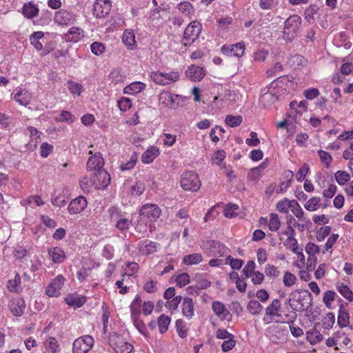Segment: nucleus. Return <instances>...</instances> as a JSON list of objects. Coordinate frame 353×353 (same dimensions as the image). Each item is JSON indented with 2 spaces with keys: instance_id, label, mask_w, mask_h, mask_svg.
I'll use <instances>...</instances> for the list:
<instances>
[{
  "instance_id": "1",
  "label": "nucleus",
  "mask_w": 353,
  "mask_h": 353,
  "mask_svg": "<svg viewBox=\"0 0 353 353\" xmlns=\"http://www.w3.org/2000/svg\"><path fill=\"white\" fill-rule=\"evenodd\" d=\"M301 18L296 14L289 17L284 25L283 38L286 41H292L297 35V31L301 24Z\"/></svg>"
},
{
  "instance_id": "2",
  "label": "nucleus",
  "mask_w": 353,
  "mask_h": 353,
  "mask_svg": "<svg viewBox=\"0 0 353 353\" xmlns=\"http://www.w3.org/2000/svg\"><path fill=\"white\" fill-rule=\"evenodd\" d=\"M150 78L157 85H168L179 81V73L177 71H152L150 72Z\"/></svg>"
},
{
  "instance_id": "3",
  "label": "nucleus",
  "mask_w": 353,
  "mask_h": 353,
  "mask_svg": "<svg viewBox=\"0 0 353 353\" xmlns=\"http://www.w3.org/2000/svg\"><path fill=\"white\" fill-rule=\"evenodd\" d=\"M181 188L185 191L196 192L201 188V181L198 174L193 171L185 172L181 176Z\"/></svg>"
},
{
  "instance_id": "4",
  "label": "nucleus",
  "mask_w": 353,
  "mask_h": 353,
  "mask_svg": "<svg viewBox=\"0 0 353 353\" xmlns=\"http://www.w3.org/2000/svg\"><path fill=\"white\" fill-rule=\"evenodd\" d=\"M265 336L274 343H281L287 340L288 330L281 325H272L265 330Z\"/></svg>"
},
{
  "instance_id": "5",
  "label": "nucleus",
  "mask_w": 353,
  "mask_h": 353,
  "mask_svg": "<svg viewBox=\"0 0 353 353\" xmlns=\"http://www.w3.org/2000/svg\"><path fill=\"white\" fill-rule=\"evenodd\" d=\"M281 307V301L278 299H274L265 310V315L263 319L264 323L268 324L273 321L279 322V319L282 316L279 313Z\"/></svg>"
},
{
  "instance_id": "6",
  "label": "nucleus",
  "mask_w": 353,
  "mask_h": 353,
  "mask_svg": "<svg viewBox=\"0 0 353 353\" xmlns=\"http://www.w3.org/2000/svg\"><path fill=\"white\" fill-rule=\"evenodd\" d=\"M111 221L114 223L115 227L121 230H128L131 223V220L125 218L115 207H111L108 210Z\"/></svg>"
},
{
  "instance_id": "7",
  "label": "nucleus",
  "mask_w": 353,
  "mask_h": 353,
  "mask_svg": "<svg viewBox=\"0 0 353 353\" xmlns=\"http://www.w3.org/2000/svg\"><path fill=\"white\" fill-rule=\"evenodd\" d=\"M94 339L90 335H84L75 339L73 343V353H88L94 345Z\"/></svg>"
},
{
  "instance_id": "8",
  "label": "nucleus",
  "mask_w": 353,
  "mask_h": 353,
  "mask_svg": "<svg viewBox=\"0 0 353 353\" xmlns=\"http://www.w3.org/2000/svg\"><path fill=\"white\" fill-rule=\"evenodd\" d=\"M201 29V24L199 22L194 21L190 23L184 31L183 40L185 41L184 45L189 46L192 43L198 38Z\"/></svg>"
},
{
  "instance_id": "9",
  "label": "nucleus",
  "mask_w": 353,
  "mask_h": 353,
  "mask_svg": "<svg viewBox=\"0 0 353 353\" xmlns=\"http://www.w3.org/2000/svg\"><path fill=\"white\" fill-rule=\"evenodd\" d=\"M161 210L159 207L156 204L146 203L143 205L140 209V216L143 219H147L149 222L152 223L160 216Z\"/></svg>"
},
{
  "instance_id": "10",
  "label": "nucleus",
  "mask_w": 353,
  "mask_h": 353,
  "mask_svg": "<svg viewBox=\"0 0 353 353\" xmlns=\"http://www.w3.org/2000/svg\"><path fill=\"white\" fill-rule=\"evenodd\" d=\"M159 102L169 108H176L183 101L182 97L168 91H163L159 95Z\"/></svg>"
},
{
  "instance_id": "11",
  "label": "nucleus",
  "mask_w": 353,
  "mask_h": 353,
  "mask_svg": "<svg viewBox=\"0 0 353 353\" xmlns=\"http://www.w3.org/2000/svg\"><path fill=\"white\" fill-rule=\"evenodd\" d=\"M110 344L116 353H130L133 350V345L117 334H113L110 338Z\"/></svg>"
},
{
  "instance_id": "12",
  "label": "nucleus",
  "mask_w": 353,
  "mask_h": 353,
  "mask_svg": "<svg viewBox=\"0 0 353 353\" xmlns=\"http://www.w3.org/2000/svg\"><path fill=\"white\" fill-rule=\"evenodd\" d=\"M76 15L72 12L61 9L55 12L54 21L60 26H70L75 23Z\"/></svg>"
},
{
  "instance_id": "13",
  "label": "nucleus",
  "mask_w": 353,
  "mask_h": 353,
  "mask_svg": "<svg viewBox=\"0 0 353 353\" xmlns=\"http://www.w3.org/2000/svg\"><path fill=\"white\" fill-rule=\"evenodd\" d=\"M32 97V93L29 90L21 87L15 88L11 94V98L23 106H27L30 104Z\"/></svg>"
},
{
  "instance_id": "14",
  "label": "nucleus",
  "mask_w": 353,
  "mask_h": 353,
  "mask_svg": "<svg viewBox=\"0 0 353 353\" xmlns=\"http://www.w3.org/2000/svg\"><path fill=\"white\" fill-rule=\"evenodd\" d=\"M65 278L63 275L59 274L48 285L46 294L50 297H58L61 294V290L65 283Z\"/></svg>"
},
{
  "instance_id": "15",
  "label": "nucleus",
  "mask_w": 353,
  "mask_h": 353,
  "mask_svg": "<svg viewBox=\"0 0 353 353\" xmlns=\"http://www.w3.org/2000/svg\"><path fill=\"white\" fill-rule=\"evenodd\" d=\"M111 8L110 0H96L93 5V14L99 19L104 18L109 14Z\"/></svg>"
},
{
  "instance_id": "16",
  "label": "nucleus",
  "mask_w": 353,
  "mask_h": 353,
  "mask_svg": "<svg viewBox=\"0 0 353 353\" xmlns=\"http://www.w3.org/2000/svg\"><path fill=\"white\" fill-rule=\"evenodd\" d=\"M87 205L86 199L83 196H79L70 201L68 210L70 214H77L84 211Z\"/></svg>"
},
{
  "instance_id": "17",
  "label": "nucleus",
  "mask_w": 353,
  "mask_h": 353,
  "mask_svg": "<svg viewBox=\"0 0 353 353\" xmlns=\"http://www.w3.org/2000/svg\"><path fill=\"white\" fill-rule=\"evenodd\" d=\"M245 44L243 42H239L231 46H223L221 47V52L223 54L227 56H234L241 57L243 55L245 52Z\"/></svg>"
},
{
  "instance_id": "18",
  "label": "nucleus",
  "mask_w": 353,
  "mask_h": 353,
  "mask_svg": "<svg viewBox=\"0 0 353 353\" xmlns=\"http://www.w3.org/2000/svg\"><path fill=\"white\" fill-rule=\"evenodd\" d=\"M160 245L148 239L139 242L137 248L142 255H149L154 253L159 248Z\"/></svg>"
},
{
  "instance_id": "19",
  "label": "nucleus",
  "mask_w": 353,
  "mask_h": 353,
  "mask_svg": "<svg viewBox=\"0 0 353 353\" xmlns=\"http://www.w3.org/2000/svg\"><path fill=\"white\" fill-rule=\"evenodd\" d=\"M11 313L15 316H21L26 308L25 301L19 297L12 299L8 303Z\"/></svg>"
},
{
  "instance_id": "20",
  "label": "nucleus",
  "mask_w": 353,
  "mask_h": 353,
  "mask_svg": "<svg viewBox=\"0 0 353 353\" xmlns=\"http://www.w3.org/2000/svg\"><path fill=\"white\" fill-rule=\"evenodd\" d=\"M104 165V160L100 152L92 155L87 161V169L91 170H100Z\"/></svg>"
},
{
  "instance_id": "21",
  "label": "nucleus",
  "mask_w": 353,
  "mask_h": 353,
  "mask_svg": "<svg viewBox=\"0 0 353 353\" xmlns=\"http://www.w3.org/2000/svg\"><path fill=\"white\" fill-rule=\"evenodd\" d=\"M278 99L277 96L274 92V89L264 88L260 96V102L264 105H270Z\"/></svg>"
},
{
  "instance_id": "22",
  "label": "nucleus",
  "mask_w": 353,
  "mask_h": 353,
  "mask_svg": "<svg viewBox=\"0 0 353 353\" xmlns=\"http://www.w3.org/2000/svg\"><path fill=\"white\" fill-rule=\"evenodd\" d=\"M212 309L214 314L221 320L228 319L230 315V312L225 307V305L218 301H214L212 304Z\"/></svg>"
},
{
  "instance_id": "23",
  "label": "nucleus",
  "mask_w": 353,
  "mask_h": 353,
  "mask_svg": "<svg viewBox=\"0 0 353 353\" xmlns=\"http://www.w3.org/2000/svg\"><path fill=\"white\" fill-rule=\"evenodd\" d=\"M84 36L83 30L78 27H72L65 35V40L69 42H78Z\"/></svg>"
},
{
  "instance_id": "24",
  "label": "nucleus",
  "mask_w": 353,
  "mask_h": 353,
  "mask_svg": "<svg viewBox=\"0 0 353 353\" xmlns=\"http://www.w3.org/2000/svg\"><path fill=\"white\" fill-rule=\"evenodd\" d=\"M186 75L194 81H201L205 76L204 70L202 68L196 65H191L186 70Z\"/></svg>"
},
{
  "instance_id": "25",
  "label": "nucleus",
  "mask_w": 353,
  "mask_h": 353,
  "mask_svg": "<svg viewBox=\"0 0 353 353\" xmlns=\"http://www.w3.org/2000/svg\"><path fill=\"white\" fill-rule=\"evenodd\" d=\"M154 228V225L152 223L150 222L149 224H148L142 217H140L135 226L136 231L145 236H148L149 234L152 233Z\"/></svg>"
},
{
  "instance_id": "26",
  "label": "nucleus",
  "mask_w": 353,
  "mask_h": 353,
  "mask_svg": "<svg viewBox=\"0 0 353 353\" xmlns=\"http://www.w3.org/2000/svg\"><path fill=\"white\" fill-rule=\"evenodd\" d=\"M49 257L55 263H63L65 259V252L60 248L54 247L48 250Z\"/></svg>"
},
{
  "instance_id": "27",
  "label": "nucleus",
  "mask_w": 353,
  "mask_h": 353,
  "mask_svg": "<svg viewBox=\"0 0 353 353\" xmlns=\"http://www.w3.org/2000/svg\"><path fill=\"white\" fill-rule=\"evenodd\" d=\"M145 88V84L140 81H134L125 86L123 92L127 94H137Z\"/></svg>"
},
{
  "instance_id": "28",
  "label": "nucleus",
  "mask_w": 353,
  "mask_h": 353,
  "mask_svg": "<svg viewBox=\"0 0 353 353\" xmlns=\"http://www.w3.org/2000/svg\"><path fill=\"white\" fill-rule=\"evenodd\" d=\"M44 347L50 353H60L59 343L54 337L48 336L44 341Z\"/></svg>"
},
{
  "instance_id": "29",
  "label": "nucleus",
  "mask_w": 353,
  "mask_h": 353,
  "mask_svg": "<svg viewBox=\"0 0 353 353\" xmlns=\"http://www.w3.org/2000/svg\"><path fill=\"white\" fill-rule=\"evenodd\" d=\"M159 154V150L155 146H151L141 156V161L143 163H150Z\"/></svg>"
},
{
  "instance_id": "30",
  "label": "nucleus",
  "mask_w": 353,
  "mask_h": 353,
  "mask_svg": "<svg viewBox=\"0 0 353 353\" xmlns=\"http://www.w3.org/2000/svg\"><path fill=\"white\" fill-rule=\"evenodd\" d=\"M182 312L188 319L194 315V304L191 298L185 297L182 303Z\"/></svg>"
},
{
  "instance_id": "31",
  "label": "nucleus",
  "mask_w": 353,
  "mask_h": 353,
  "mask_svg": "<svg viewBox=\"0 0 353 353\" xmlns=\"http://www.w3.org/2000/svg\"><path fill=\"white\" fill-rule=\"evenodd\" d=\"M203 261L201 254L194 253L185 255L183 259V263L185 265H193L200 263Z\"/></svg>"
},
{
  "instance_id": "32",
  "label": "nucleus",
  "mask_w": 353,
  "mask_h": 353,
  "mask_svg": "<svg viewBox=\"0 0 353 353\" xmlns=\"http://www.w3.org/2000/svg\"><path fill=\"white\" fill-rule=\"evenodd\" d=\"M44 36V33L41 31H37L33 32L30 37V41L31 44L37 49L40 51L43 49V43L40 41Z\"/></svg>"
},
{
  "instance_id": "33",
  "label": "nucleus",
  "mask_w": 353,
  "mask_h": 353,
  "mask_svg": "<svg viewBox=\"0 0 353 353\" xmlns=\"http://www.w3.org/2000/svg\"><path fill=\"white\" fill-rule=\"evenodd\" d=\"M142 300L140 296H137L133 301L132 302L130 307V313L132 320L139 318L140 315V307L141 306Z\"/></svg>"
},
{
  "instance_id": "34",
  "label": "nucleus",
  "mask_w": 353,
  "mask_h": 353,
  "mask_svg": "<svg viewBox=\"0 0 353 353\" xmlns=\"http://www.w3.org/2000/svg\"><path fill=\"white\" fill-rule=\"evenodd\" d=\"M22 12L26 18L32 19L38 15L39 9L34 4L27 3L23 5Z\"/></svg>"
},
{
  "instance_id": "35",
  "label": "nucleus",
  "mask_w": 353,
  "mask_h": 353,
  "mask_svg": "<svg viewBox=\"0 0 353 353\" xmlns=\"http://www.w3.org/2000/svg\"><path fill=\"white\" fill-rule=\"evenodd\" d=\"M306 339L311 345H316L323 341V337L317 330H312L306 334Z\"/></svg>"
},
{
  "instance_id": "36",
  "label": "nucleus",
  "mask_w": 353,
  "mask_h": 353,
  "mask_svg": "<svg viewBox=\"0 0 353 353\" xmlns=\"http://www.w3.org/2000/svg\"><path fill=\"white\" fill-rule=\"evenodd\" d=\"M349 314L346 310L340 307L338 314L337 323L340 327L343 328L346 327L349 323Z\"/></svg>"
},
{
  "instance_id": "37",
  "label": "nucleus",
  "mask_w": 353,
  "mask_h": 353,
  "mask_svg": "<svg viewBox=\"0 0 353 353\" xmlns=\"http://www.w3.org/2000/svg\"><path fill=\"white\" fill-rule=\"evenodd\" d=\"M65 302L70 306H74L76 307H79L85 303V298L83 296H79L78 295L71 294L68 295L65 298Z\"/></svg>"
},
{
  "instance_id": "38",
  "label": "nucleus",
  "mask_w": 353,
  "mask_h": 353,
  "mask_svg": "<svg viewBox=\"0 0 353 353\" xmlns=\"http://www.w3.org/2000/svg\"><path fill=\"white\" fill-rule=\"evenodd\" d=\"M28 130L30 134V145L35 148L40 141V137L42 133L33 126L28 127Z\"/></svg>"
},
{
  "instance_id": "39",
  "label": "nucleus",
  "mask_w": 353,
  "mask_h": 353,
  "mask_svg": "<svg viewBox=\"0 0 353 353\" xmlns=\"http://www.w3.org/2000/svg\"><path fill=\"white\" fill-rule=\"evenodd\" d=\"M179 10L185 16L191 18L194 14V9L193 6L188 1H183L178 4Z\"/></svg>"
},
{
  "instance_id": "40",
  "label": "nucleus",
  "mask_w": 353,
  "mask_h": 353,
  "mask_svg": "<svg viewBox=\"0 0 353 353\" xmlns=\"http://www.w3.org/2000/svg\"><path fill=\"white\" fill-rule=\"evenodd\" d=\"M294 199L289 200L285 198L276 203V210L281 213L286 214L289 212L290 209L291 210L292 202H294Z\"/></svg>"
},
{
  "instance_id": "41",
  "label": "nucleus",
  "mask_w": 353,
  "mask_h": 353,
  "mask_svg": "<svg viewBox=\"0 0 353 353\" xmlns=\"http://www.w3.org/2000/svg\"><path fill=\"white\" fill-rule=\"evenodd\" d=\"M21 284V277L16 273L14 278L8 281V289L10 292H19L22 290Z\"/></svg>"
},
{
  "instance_id": "42",
  "label": "nucleus",
  "mask_w": 353,
  "mask_h": 353,
  "mask_svg": "<svg viewBox=\"0 0 353 353\" xmlns=\"http://www.w3.org/2000/svg\"><path fill=\"white\" fill-rule=\"evenodd\" d=\"M336 288L345 299L349 301H353V292L347 285L337 283Z\"/></svg>"
},
{
  "instance_id": "43",
  "label": "nucleus",
  "mask_w": 353,
  "mask_h": 353,
  "mask_svg": "<svg viewBox=\"0 0 353 353\" xmlns=\"http://www.w3.org/2000/svg\"><path fill=\"white\" fill-rule=\"evenodd\" d=\"M170 321H171L170 318L168 316H166L165 314H161L158 318L157 323H158L159 330L161 334L165 333L168 330V327L170 325Z\"/></svg>"
},
{
  "instance_id": "44",
  "label": "nucleus",
  "mask_w": 353,
  "mask_h": 353,
  "mask_svg": "<svg viewBox=\"0 0 353 353\" xmlns=\"http://www.w3.org/2000/svg\"><path fill=\"white\" fill-rule=\"evenodd\" d=\"M247 309L252 315H256L261 313L263 306L256 300H251L248 303Z\"/></svg>"
},
{
  "instance_id": "45",
  "label": "nucleus",
  "mask_w": 353,
  "mask_h": 353,
  "mask_svg": "<svg viewBox=\"0 0 353 353\" xmlns=\"http://www.w3.org/2000/svg\"><path fill=\"white\" fill-rule=\"evenodd\" d=\"M321 199L319 197L314 196L310 199L305 204V208L308 211H315L321 206Z\"/></svg>"
},
{
  "instance_id": "46",
  "label": "nucleus",
  "mask_w": 353,
  "mask_h": 353,
  "mask_svg": "<svg viewBox=\"0 0 353 353\" xmlns=\"http://www.w3.org/2000/svg\"><path fill=\"white\" fill-rule=\"evenodd\" d=\"M334 177L336 182L340 185H344L346 183L350 181V175L345 171L338 170L334 174Z\"/></svg>"
},
{
  "instance_id": "47",
  "label": "nucleus",
  "mask_w": 353,
  "mask_h": 353,
  "mask_svg": "<svg viewBox=\"0 0 353 353\" xmlns=\"http://www.w3.org/2000/svg\"><path fill=\"white\" fill-rule=\"evenodd\" d=\"M284 245L287 248L291 250L294 254H296L298 252L303 250L301 248L299 247L297 240L292 236H289L285 240Z\"/></svg>"
},
{
  "instance_id": "48",
  "label": "nucleus",
  "mask_w": 353,
  "mask_h": 353,
  "mask_svg": "<svg viewBox=\"0 0 353 353\" xmlns=\"http://www.w3.org/2000/svg\"><path fill=\"white\" fill-rule=\"evenodd\" d=\"M145 184L143 181H137L130 188V194L132 196H140L145 190Z\"/></svg>"
},
{
  "instance_id": "49",
  "label": "nucleus",
  "mask_w": 353,
  "mask_h": 353,
  "mask_svg": "<svg viewBox=\"0 0 353 353\" xmlns=\"http://www.w3.org/2000/svg\"><path fill=\"white\" fill-rule=\"evenodd\" d=\"M225 123L232 128L237 127L241 125L243 122V117L240 115L238 116H232L228 115L225 119Z\"/></svg>"
},
{
  "instance_id": "50",
  "label": "nucleus",
  "mask_w": 353,
  "mask_h": 353,
  "mask_svg": "<svg viewBox=\"0 0 353 353\" xmlns=\"http://www.w3.org/2000/svg\"><path fill=\"white\" fill-rule=\"evenodd\" d=\"M281 226V221L277 214L272 213L270 215L268 227L271 231H277Z\"/></svg>"
},
{
  "instance_id": "51",
  "label": "nucleus",
  "mask_w": 353,
  "mask_h": 353,
  "mask_svg": "<svg viewBox=\"0 0 353 353\" xmlns=\"http://www.w3.org/2000/svg\"><path fill=\"white\" fill-rule=\"evenodd\" d=\"M137 161V154L133 153L130 159L126 163H122L120 165V168L122 171L130 170L134 167Z\"/></svg>"
},
{
  "instance_id": "52",
  "label": "nucleus",
  "mask_w": 353,
  "mask_h": 353,
  "mask_svg": "<svg viewBox=\"0 0 353 353\" xmlns=\"http://www.w3.org/2000/svg\"><path fill=\"white\" fill-rule=\"evenodd\" d=\"M239 206L235 204H228L224 208V215L227 218H232L238 214Z\"/></svg>"
},
{
  "instance_id": "53",
  "label": "nucleus",
  "mask_w": 353,
  "mask_h": 353,
  "mask_svg": "<svg viewBox=\"0 0 353 353\" xmlns=\"http://www.w3.org/2000/svg\"><path fill=\"white\" fill-rule=\"evenodd\" d=\"M123 42L128 46H132L135 43V35L131 30H125L122 36Z\"/></svg>"
},
{
  "instance_id": "54",
  "label": "nucleus",
  "mask_w": 353,
  "mask_h": 353,
  "mask_svg": "<svg viewBox=\"0 0 353 353\" xmlns=\"http://www.w3.org/2000/svg\"><path fill=\"white\" fill-rule=\"evenodd\" d=\"M68 88L70 93L73 95L77 94V96H80L83 90L81 84L76 83L73 81H68Z\"/></svg>"
},
{
  "instance_id": "55",
  "label": "nucleus",
  "mask_w": 353,
  "mask_h": 353,
  "mask_svg": "<svg viewBox=\"0 0 353 353\" xmlns=\"http://www.w3.org/2000/svg\"><path fill=\"white\" fill-rule=\"evenodd\" d=\"M225 263L229 264L233 270H239L243 264V261L239 259H234L231 256H228L225 259Z\"/></svg>"
},
{
  "instance_id": "56",
  "label": "nucleus",
  "mask_w": 353,
  "mask_h": 353,
  "mask_svg": "<svg viewBox=\"0 0 353 353\" xmlns=\"http://www.w3.org/2000/svg\"><path fill=\"white\" fill-rule=\"evenodd\" d=\"M259 7L262 10H272L279 5L278 0H260Z\"/></svg>"
},
{
  "instance_id": "57",
  "label": "nucleus",
  "mask_w": 353,
  "mask_h": 353,
  "mask_svg": "<svg viewBox=\"0 0 353 353\" xmlns=\"http://www.w3.org/2000/svg\"><path fill=\"white\" fill-rule=\"evenodd\" d=\"M23 205H35L37 206H40L43 204V201L39 196H30L28 197L26 199L22 201Z\"/></svg>"
},
{
  "instance_id": "58",
  "label": "nucleus",
  "mask_w": 353,
  "mask_h": 353,
  "mask_svg": "<svg viewBox=\"0 0 353 353\" xmlns=\"http://www.w3.org/2000/svg\"><path fill=\"white\" fill-rule=\"evenodd\" d=\"M175 281L179 287H184L190 283V276L188 273H182L176 276Z\"/></svg>"
},
{
  "instance_id": "59",
  "label": "nucleus",
  "mask_w": 353,
  "mask_h": 353,
  "mask_svg": "<svg viewBox=\"0 0 353 353\" xmlns=\"http://www.w3.org/2000/svg\"><path fill=\"white\" fill-rule=\"evenodd\" d=\"M117 103L119 110L123 112L127 111L132 107V101L128 97L121 98Z\"/></svg>"
},
{
  "instance_id": "60",
  "label": "nucleus",
  "mask_w": 353,
  "mask_h": 353,
  "mask_svg": "<svg viewBox=\"0 0 353 353\" xmlns=\"http://www.w3.org/2000/svg\"><path fill=\"white\" fill-rule=\"evenodd\" d=\"M225 152L223 150H219L216 152H215L212 157V161L214 164H216L217 165H220L221 162L225 159Z\"/></svg>"
},
{
  "instance_id": "61",
  "label": "nucleus",
  "mask_w": 353,
  "mask_h": 353,
  "mask_svg": "<svg viewBox=\"0 0 353 353\" xmlns=\"http://www.w3.org/2000/svg\"><path fill=\"white\" fill-rule=\"evenodd\" d=\"M335 296L336 293L332 290H327L324 293L323 301L327 308H331V303L334 300Z\"/></svg>"
},
{
  "instance_id": "62",
  "label": "nucleus",
  "mask_w": 353,
  "mask_h": 353,
  "mask_svg": "<svg viewBox=\"0 0 353 353\" xmlns=\"http://www.w3.org/2000/svg\"><path fill=\"white\" fill-rule=\"evenodd\" d=\"M291 212L292 214L299 219L305 215V213L299 205V203L295 200L292 202V206H291Z\"/></svg>"
},
{
  "instance_id": "63",
  "label": "nucleus",
  "mask_w": 353,
  "mask_h": 353,
  "mask_svg": "<svg viewBox=\"0 0 353 353\" xmlns=\"http://www.w3.org/2000/svg\"><path fill=\"white\" fill-rule=\"evenodd\" d=\"M319 156L321 161L325 165V168H328L332 159L331 155L327 152L319 150Z\"/></svg>"
},
{
  "instance_id": "64",
  "label": "nucleus",
  "mask_w": 353,
  "mask_h": 353,
  "mask_svg": "<svg viewBox=\"0 0 353 353\" xmlns=\"http://www.w3.org/2000/svg\"><path fill=\"white\" fill-rule=\"evenodd\" d=\"M236 345V341L234 340V335L228 339H225L222 345L221 348L223 352H228L231 350Z\"/></svg>"
}]
</instances>
